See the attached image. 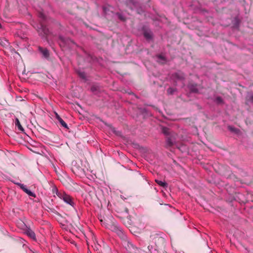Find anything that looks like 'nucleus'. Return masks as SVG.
<instances>
[{"instance_id":"obj_2","label":"nucleus","mask_w":253,"mask_h":253,"mask_svg":"<svg viewBox=\"0 0 253 253\" xmlns=\"http://www.w3.org/2000/svg\"><path fill=\"white\" fill-rule=\"evenodd\" d=\"M37 31L41 36H44L47 35L49 33V31L42 23L40 24V27H37Z\"/></svg>"},{"instance_id":"obj_18","label":"nucleus","mask_w":253,"mask_h":253,"mask_svg":"<svg viewBox=\"0 0 253 253\" xmlns=\"http://www.w3.org/2000/svg\"><path fill=\"white\" fill-rule=\"evenodd\" d=\"M80 76L83 78H84L85 77L84 74L83 73H80Z\"/></svg>"},{"instance_id":"obj_10","label":"nucleus","mask_w":253,"mask_h":253,"mask_svg":"<svg viewBox=\"0 0 253 253\" xmlns=\"http://www.w3.org/2000/svg\"><path fill=\"white\" fill-rule=\"evenodd\" d=\"M59 122L63 127H65V128H68L67 124L62 119L59 121Z\"/></svg>"},{"instance_id":"obj_19","label":"nucleus","mask_w":253,"mask_h":253,"mask_svg":"<svg viewBox=\"0 0 253 253\" xmlns=\"http://www.w3.org/2000/svg\"><path fill=\"white\" fill-rule=\"evenodd\" d=\"M158 57L160 59H162L165 60L164 57L163 56H162V55H158Z\"/></svg>"},{"instance_id":"obj_13","label":"nucleus","mask_w":253,"mask_h":253,"mask_svg":"<svg viewBox=\"0 0 253 253\" xmlns=\"http://www.w3.org/2000/svg\"><path fill=\"white\" fill-rule=\"evenodd\" d=\"M39 17L43 19H45V15H44V14L42 12H39Z\"/></svg>"},{"instance_id":"obj_8","label":"nucleus","mask_w":253,"mask_h":253,"mask_svg":"<svg viewBox=\"0 0 253 253\" xmlns=\"http://www.w3.org/2000/svg\"><path fill=\"white\" fill-rule=\"evenodd\" d=\"M155 181L160 186H162V187H167V184L165 182H163L162 181H161V180H155Z\"/></svg>"},{"instance_id":"obj_6","label":"nucleus","mask_w":253,"mask_h":253,"mask_svg":"<svg viewBox=\"0 0 253 253\" xmlns=\"http://www.w3.org/2000/svg\"><path fill=\"white\" fill-rule=\"evenodd\" d=\"M27 234L33 239H35L36 236L35 233L31 230H28L26 232Z\"/></svg>"},{"instance_id":"obj_15","label":"nucleus","mask_w":253,"mask_h":253,"mask_svg":"<svg viewBox=\"0 0 253 253\" xmlns=\"http://www.w3.org/2000/svg\"><path fill=\"white\" fill-rule=\"evenodd\" d=\"M55 118H56V119L59 121L60 119H61L62 118L59 116V115L56 113V112H55Z\"/></svg>"},{"instance_id":"obj_20","label":"nucleus","mask_w":253,"mask_h":253,"mask_svg":"<svg viewBox=\"0 0 253 253\" xmlns=\"http://www.w3.org/2000/svg\"><path fill=\"white\" fill-rule=\"evenodd\" d=\"M192 91L193 92H197V90L196 89H191Z\"/></svg>"},{"instance_id":"obj_11","label":"nucleus","mask_w":253,"mask_h":253,"mask_svg":"<svg viewBox=\"0 0 253 253\" xmlns=\"http://www.w3.org/2000/svg\"><path fill=\"white\" fill-rule=\"evenodd\" d=\"M173 142L170 138H168L167 140V145L168 146H171L173 145Z\"/></svg>"},{"instance_id":"obj_3","label":"nucleus","mask_w":253,"mask_h":253,"mask_svg":"<svg viewBox=\"0 0 253 253\" xmlns=\"http://www.w3.org/2000/svg\"><path fill=\"white\" fill-rule=\"evenodd\" d=\"M22 189L23 190V191L26 193L29 196L33 197L35 198L36 195L32 192H31L30 190L28 189L27 188H25V187H22Z\"/></svg>"},{"instance_id":"obj_7","label":"nucleus","mask_w":253,"mask_h":253,"mask_svg":"<svg viewBox=\"0 0 253 253\" xmlns=\"http://www.w3.org/2000/svg\"><path fill=\"white\" fill-rule=\"evenodd\" d=\"M144 36L145 38L149 40L151 39L152 38V34L150 32L146 31L144 33Z\"/></svg>"},{"instance_id":"obj_1","label":"nucleus","mask_w":253,"mask_h":253,"mask_svg":"<svg viewBox=\"0 0 253 253\" xmlns=\"http://www.w3.org/2000/svg\"><path fill=\"white\" fill-rule=\"evenodd\" d=\"M56 195L60 199H62L66 203L71 206H73V199L70 195L66 194L64 192L58 191H57Z\"/></svg>"},{"instance_id":"obj_9","label":"nucleus","mask_w":253,"mask_h":253,"mask_svg":"<svg viewBox=\"0 0 253 253\" xmlns=\"http://www.w3.org/2000/svg\"><path fill=\"white\" fill-rule=\"evenodd\" d=\"M247 101L249 103L253 104V95L248 94L247 96Z\"/></svg>"},{"instance_id":"obj_12","label":"nucleus","mask_w":253,"mask_h":253,"mask_svg":"<svg viewBox=\"0 0 253 253\" xmlns=\"http://www.w3.org/2000/svg\"><path fill=\"white\" fill-rule=\"evenodd\" d=\"M215 102L217 103V104H221L222 103V99L221 97H217L216 98H215Z\"/></svg>"},{"instance_id":"obj_16","label":"nucleus","mask_w":253,"mask_h":253,"mask_svg":"<svg viewBox=\"0 0 253 253\" xmlns=\"http://www.w3.org/2000/svg\"><path fill=\"white\" fill-rule=\"evenodd\" d=\"M168 129L167 128H163V132L165 134H167L168 133Z\"/></svg>"},{"instance_id":"obj_21","label":"nucleus","mask_w":253,"mask_h":253,"mask_svg":"<svg viewBox=\"0 0 253 253\" xmlns=\"http://www.w3.org/2000/svg\"><path fill=\"white\" fill-rule=\"evenodd\" d=\"M228 128L230 130H232V128L231 126H229Z\"/></svg>"},{"instance_id":"obj_14","label":"nucleus","mask_w":253,"mask_h":253,"mask_svg":"<svg viewBox=\"0 0 253 253\" xmlns=\"http://www.w3.org/2000/svg\"><path fill=\"white\" fill-rule=\"evenodd\" d=\"M176 76L179 79H183L184 78L183 75H179V73L176 74Z\"/></svg>"},{"instance_id":"obj_5","label":"nucleus","mask_w":253,"mask_h":253,"mask_svg":"<svg viewBox=\"0 0 253 253\" xmlns=\"http://www.w3.org/2000/svg\"><path fill=\"white\" fill-rule=\"evenodd\" d=\"M15 126L18 127V128L19 130H20L21 131H24V129L21 126V125L20 124L19 120L17 118L15 119Z\"/></svg>"},{"instance_id":"obj_17","label":"nucleus","mask_w":253,"mask_h":253,"mask_svg":"<svg viewBox=\"0 0 253 253\" xmlns=\"http://www.w3.org/2000/svg\"><path fill=\"white\" fill-rule=\"evenodd\" d=\"M173 92V89L171 88H169L168 89V92L169 93H170L171 94Z\"/></svg>"},{"instance_id":"obj_4","label":"nucleus","mask_w":253,"mask_h":253,"mask_svg":"<svg viewBox=\"0 0 253 253\" xmlns=\"http://www.w3.org/2000/svg\"><path fill=\"white\" fill-rule=\"evenodd\" d=\"M39 50L41 52H42L43 54V55L45 57H48L49 56V52L46 49L42 48L41 47H39Z\"/></svg>"}]
</instances>
